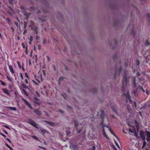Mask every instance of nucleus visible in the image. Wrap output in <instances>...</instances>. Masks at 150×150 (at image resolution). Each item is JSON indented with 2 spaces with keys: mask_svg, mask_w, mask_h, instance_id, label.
Here are the masks:
<instances>
[{
  "mask_svg": "<svg viewBox=\"0 0 150 150\" xmlns=\"http://www.w3.org/2000/svg\"><path fill=\"white\" fill-rule=\"evenodd\" d=\"M123 84L122 86V92L125 91V87L129 85V81L128 79L127 78V76L125 71L122 80Z\"/></svg>",
  "mask_w": 150,
  "mask_h": 150,
  "instance_id": "1",
  "label": "nucleus"
},
{
  "mask_svg": "<svg viewBox=\"0 0 150 150\" xmlns=\"http://www.w3.org/2000/svg\"><path fill=\"white\" fill-rule=\"evenodd\" d=\"M120 67L118 69H117V65L116 66V70L114 74V78L115 79L116 78V76L117 75H119L120 73H121V71H122V67L121 66V62H120Z\"/></svg>",
  "mask_w": 150,
  "mask_h": 150,
  "instance_id": "2",
  "label": "nucleus"
},
{
  "mask_svg": "<svg viewBox=\"0 0 150 150\" xmlns=\"http://www.w3.org/2000/svg\"><path fill=\"white\" fill-rule=\"evenodd\" d=\"M122 95H124L125 97L126 98V101L127 102V100L128 99L130 103H132V100L131 99V97L129 91H127V94H126L125 93H123L122 94Z\"/></svg>",
  "mask_w": 150,
  "mask_h": 150,
  "instance_id": "3",
  "label": "nucleus"
},
{
  "mask_svg": "<svg viewBox=\"0 0 150 150\" xmlns=\"http://www.w3.org/2000/svg\"><path fill=\"white\" fill-rule=\"evenodd\" d=\"M28 122L35 127L36 128H38V127L37 126V124L32 120L30 119H28Z\"/></svg>",
  "mask_w": 150,
  "mask_h": 150,
  "instance_id": "4",
  "label": "nucleus"
},
{
  "mask_svg": "<svg viewBox=\"0 0 150 150\" xmlns=\"http://www.w3.org/2000/svg\"><path fill=\"white\" fill-rule=\"evenodd\" d=\"M139 135L140 138L143 140H144L145 139V135L144 134V132L142 130H140L139 132Z\"/></svg>",
  "mask_w": 150,
  "mask_h": 150,
  "instance_id": "5",
  "label": "nucleus"
},
{
  "mask_svg": "<svg viewBox=\"0 0 150 150\" xmlns=\"http://www.w3.org/2000/svg\"><path fill=\"white\" fill-rule=\"evenodd\" d=\"M5 10L10 15H12V13L13 11V10L11 7L9 6H7L5 9Z\"/></svg>",
  "mask_w": 150,
  "mask_h": 150,
  "instance_id": "6",
  "label": "nucleus"
},
{
  "mask_svg": "<svg viewBox=\"0 0 150 150\" xmlns=\"http://www.w3.org/2000/svg\"><path fill=\"white\" fill-rule=\"evenodd\" d=\"M146 140L148 141L149 142L150 141V132L148 131H146Z\"/></svg>",
  "mask_w": 150,
  "mask_h": 150,
  "instance_id": "7",
  "label": "nucleus"
},
{
  "mask_svg": "<svg viewBox=\"0 0 150 150\" xmlns=\"http://www.w3.org/2000/svg\"><path fill=\"white\" fill-rule=\"evenodd\" d=\"M22 100L24 101L25 103L28 106V107L30 109H32L33 108L31 104L26 100L24 98H22Z\"/></svg>",
  "mask_w": 150,
  "mask_h": 150,
  "instance_id": "8",
  "label": "nucleus"
},
{
  "mask_svg": "<svg viewBox=\"0 0 150 150\" xmlns=\"http://www.w3.org/2000/svg\"><path fill=\"white\" fill-rule=\"evenodd\" d=\"M34 112L38 116H40L41 115V112L38 109L33 110Z\"/></svg>",
  "mask_w": 150,
  "mask_h": 150,
  "instance_id": "9",
  "label": "nucleus"
},
{
  "mask_svg": "<svg viewBox=\"0 0 150 150\" xmlns=\"http://www.w3.org/2000/svg\"><path fill=\"white\" fill-rule=\"evenodd\" d=\"M8 68L10 72H11L12 74L15 76V72L14 71L13 69L12 68V66L11 65H8Z\"/></svg>",
  "mask_w": 150,
  "mask_h": 150,
  "instance_id": "10",
  "label": "nucleus"
},
{
  "mask_svg": "<svg viewBox=\"0 0 150 150\" xmlns=\"http://www.w3.org/2000/svg\"><path fill=\"white\" fill-rule=\"evenodd\" d=\"M23 13L24 15L26 16L27 20H28L29 16L30 15L31 13H28L25 11H24Z\"/></svg>",
  "mask_w": 150,
  "mask_h": 150,
  "instance_id": "11",
  "label": "nucleus"
},
{
  "mask_svg": "<svg viewBox=\"0 0 150 150\" xmlns=\"http://www.w3.org/2000/svg\"><path fill=\"white\" fill-rule=\"evenodd\" d=\"M104 127L105 126H102V129H103V136L106 137L107 139H108V137L106 133L105 132V131L104 129Z\"/></svg>",
  "mask_w": 150,
  "mask_h": 150,
  "instance_id": "12",
  "label": "nucleus"
},
{
  "mask_svg": "<svg viewBox=\"0 0 150 150\" xmlns=\"http://www.w3.org/2000/svg\"><path fill=\"white\" fill-rule=\"evenodd\" d=\"M105 116V112L103 110L101 111L100 118L103 120Z\"/></svg>",
  "mask_w": 150,
  "mask_h": 150,
  "instance_id": "13",
  "label": "nucleus"
},
{
  "mask_svg": "<svg viewBox=\"0 0 150 150\" xmlns=\"http://www.w3.org/2000/svg\"><path fill=\"white\" fill-rule=\"evenodd\" d=\"M2 91L4 93L7 94L9 96L10 95V93L8 90L7 89L3 88L2 89Z\"/></svg>",
  "mask_w": 150,
  "mask_h": 150,
  "instance_id": "14",
  "label": "nucleus"
},
{
  "mask_svg": "<svg viewBox=\"0 0 150 150\" xmlns=\"http://www.w3.org/2000/svg\"><path fill=\"white\" fill-rule=\"evenodd\" d=\"M33 29H31L32 30H34V33L36 34L37 35L38 32V27L37 26H35L33 28Z\"/></svg>",
  "mask_w": 150,
  "mask_h": 150,
  "instance_id": "15",
  "label": "nucleus"
},
{
  "mask_svg": "<svg viewBox=\"0 0 150 150\" xmlns=\"http://www.w3.org/2000/svg\"><path fill=\"white\" fill-rule=\"evenodd\" d=\"M45 122L47 123L48 124H50L51 125V126L52 127H53L55 126V125H56V124L54 122H51L46 121H45Z\"/></svg>",
  "mask_w": 150,
  "mask_h": 150,
  "instance_id": "16",
  "label": "nucleus"
},
{
  "mask_svg": "<svg viewBox=\"0 0 150 150\" xmlns=\"http://www.w3.org/2000/svg\"><path fill=\"white\" fill-rule=\"evenodd\" d=\"M112 110L114 112L116 113L117 112V108L116 106H113L111 107Z\"/></svg>",
  "mask_w": 150,
  "mask_h": 150,
  "instance_id": "17",
  "label": "nucleus"
},
{
  "mask_svg": "<svg viewBox=\"0 0 150 150\" xmlns=\"http://www.w3.org/2000/svg\"><path fill=\"white\" fill-rule=\"evenodd\" d=\"M30 24L29 25V27L31 28V29H33V28L34 27V22L32 21H30Z\"/></svg>",
  "mask_w": 150,
  "mask_h": 150,
  "instance_id": "18",
  "label": "nucleus"
},
{
  "mask_svg": "<svg viewBox=\"0 0 150 150\" xmlns=\"http://www.w3.org/2000/svg\"><path fill=\"white\" fill-rule=\"evenodd\" d=\"M29 11L31 12L34 11H35V7L33 6L29 8Z\"/></svg>",
  "mask_w": 150,
  "mask_h": 150,
  "instance_id": "19",
  "label": "nucleus"
},
{
  "mask_svg": "<svg viewBox=\"0 0 150 150\" xmlns=\"http://www.w3.org/2000/svg\"><path fill=\"white\" fill-rule=\"evenodd\" d=\"M6 108L7 109H9L11 110H13L14 111L16 110V108L15 107H9L8 106L6 107Z\"/></svg>",
  "mask_w": 150,
  "mask_h": 150,
  "instance_id": "20",
  "label": "nucleus"
},
{
  "mask_svg": "<svg viewBox=\"0 0 150 150\" xmlns=\"http://www.w3.org/2000/svg\"><path fill=\"white\" fill-rule=\"evenodd\" d=\"M134 27H133V28L131 30V32L130 34L134 36V37H135V33L134 31Z\"/></svg>",
  "mask_w": 150,
  "mask_h": 150,
  "instance_id": "21",
  "label": "nucleus"
},
{
  "mask_svg": "<svg viewBox=\"0 0 150 150\" xmlns=\"http://www.w3.org/2000/svg\"><path fill=\"white\" fill-rule=\"evenodd\" d=\"M74 125L76 127H77L79 125V122L76 120H74Z\"/></svg>",
  "mask_w": 150,
  "mask_h": 150,
  "instance_id": "22",
  "label": "nucleus"
},
{
  "mask_svg": "<svg viewBox=\"0 0 150 150\" xmlns=\"http://www.w3.org/2000/svg\"><path fill=\"white\" fill-rule=\"evenodd\" d=\"M133 85L134 87L136 88V77L135 76L133 79Z\"/></svg>",
  "mask_w": 150,
  "mask_h": 150,
  "instance_id": "23",
  "label": "nucleus"
},
{
  "mask_svg": "<svg viewBox=\"0 0 150 150\" xmlns=\"http://www.w3.org/2000/svg\"><path fill=\"white\" fill-rule=\"evenodd\" d=\"M145 45L146 46H148V45H150V43L148 40H146L145 43Z\"/></svg>",
  "mask_w": 150,
  "mask_h": 150,
  "instance_id": "24",
  "label": "nucleus"
},
{
  "mask_svg": "<svg viewBox=\"0 0 150 150\" xmlns=\"http://www.w3.org/2000/svg\"><path fill=\"white\" fill-rule=\"evenodd\" d=\"M5 20L7 21L9 25H10V19L8 17H7Z\"/></svg>",
  "mask_w": 150,
  "mask_h": 150,
  "instance_id": "25",
  "label": "nucleus"
},
{
  "mask_svg": "<svg viewBox=\"0 0 150 150\" xmlns=\"http://www.w3.org/2000/svg\"><path fill=\"white\" fill-rule=\"evenodd\" d=\"M40 131L43 134H44L45 133L47 132V131L46 130L43 128L41 129Z\"/></svg>",
  "mask_w": 150,
  "mask_h": 150,
  "instance_id": "26",
  "label": "nucleus"
},
{
  "mask_svg": "<svg viewBox=\"0 0 150 150\" xmlns=\"http://www.w3.org/2000/svg\"><path fill=\"white\" fill-rule=\"evenodd\" d=\"M144 141L143 142V144L142 147V149H143L144 148V147L145 146L146 144V141H145V140H144Z\"/></svg>",
  "mask_w": 150,
  "mask_h": 150,
  "instance_id": "27",
  "label": "nucleus"
},
{
  "mask_svg": "<svg viewBox=\"0 0 150 150\" xmlns=\"http://www.w3.org/2000/svg\"><path fill=\"white\" fill-rule=\"evenodd\" d=\"M6 77L8 81H12V79L11 77L9 76L8 75H6Z\"/></svg>",
  "mask_w": 150,
  "mask_h": 150,
  "instance_id": "28",
  "label": "nucleus"
},
{
  "mask_svg": "<svg viewBox=\"0 0 150 150\" xmlns=\"http://www.w3.org/2000/svg\"><path fill=\"white\" fill-rule=\"evenodd\" d=\"M5 145L10 150H13V149L11 147L7 144L5 143Z\"/></svg>",
  "mask_w": 150,
  "mask_h": 150,
  "instance_id": "29",
  "label": "nucleus"
},
{
  "mask_svg": "<svg viewBox=\"0 0 150 150\" xmlns=\"http://www.w3.org/2000/svg\"><path fill=\"white\" fill-rule=\"evenodd\" d=\"M109 130L110 131V132L113 135H114V136H115V134L113 132V131L112 130L111 128H109Z\"/></svg>",
  "mask_w": 150,
  "mask_h": 150,
  "instance_id": "30",
  "label": "nucleus"
},
{
  "mask_svg": "<svg viewBox=\"0 0 150 150\" xmlns=\"http://www.w3.org/2000/svg\"><path fill=\"white\" fill-rule=\"evenodd\" d=\"M147 17L148 18V20L150 22V15L149 13H148L147 14Z\"/></svg>",
  "mask_w": 150,
  "mask_h": 150,
  "instance_id": "31",
  "label": "nucleus"
},
{
  "mask_svg": "<svg viewBox=\"0 0 150 150\" xmlns=\"http://www.w3.org/2000/svg\"><path fill=\"white\" fill-rule=\"evenodd\" d=\"M136 64L137 66H139L140 64V61L139 59H137L136 61Z\"/></svg>",
  "mask_w": 150,
  "mask_h": 150,
  "instance_id": "32",
  "label": "nucleus"
},
{
  "mask_svg": "<svg viewBox=\"0 0 150 150\" xmlns=\"http://www.w3.org/2000/svg\"><path fill=\"white\" fill-rule=\"evenodd\" d=\"M0 82L1 83V84L3 86H5L6 85V83L5 82H4L3 81H2L0 80Z\"/></svg>",
  "mask_w": 150,
  "mask_h": 150,
  "instance_id": "33",
  "label": "nucleus"
},
{
  "mask_svg": "<svg viewBox=\"0 0 150 150\" xmlns=\"http://www.w3.org/2000/svg\"><path fill=\"white\" fill-rule=\"evenodd\" d=\"M23 91L24 93L26 96H28V95L27 92L24 89H23Z\"/></svg>",
  "mask_w": 150,
  "mask_h": 150,
  "instance_id": "34",
  "label": "nucleus"
},
{
  "mask_svg": "<svg viewBox=\"0 0 150 150\" xmlns=\"http://www.w3.org/2000/svg\"><path fill=\"white\" fill-rule=\"evenodd\" d=\"M38 19L39 20L41 21L42 22H44L46 21L45 19L44 18L41 19L40 18H39Z\"/></svg>",
  "mask_w": 150,
  "mask_h": 150,
  "instance_id": "35",
  "label": "nucleus"
},
{
  "mask_svg": "<svg viewBox=\"0 0 150 150\" xmlns=\"http://www.w3.org/2000/svg\"><path fill=\"white\" fill-rule=\"evenodd\" d=\"M135 124H136V126L137 128H138L139 126V125L138 124V123L137 122V121L135 120Z\"/></svg>",
  "mask_w": 150,
  "mask_h": 150,
  "instance_id": "36",
  "label": "nucleus"
},
{
  "mask_svg": "<svg viewBox=\"0 0 150 150\" xmlns=\"http://www.w3.org/2000/svg\"><path fill=\"white\" fill-rule=\"evenodd\" d=\"M96 148L95 146H93L92 148H91V150H95Z\"/></svg>",
  "mask_w": 150,
  "mask_h": 150,
  "instance_id": "37",
  "label": "nucleus"
},
{
  "mask_svg": "<svg viewBox=\"0 0 150 150\" xmlns=\"http://www.w3.org/2000/svg\"><path fill=\"white\" fill-rule=\"evenodd\" d=\"M70 131H67L66 132V134L67 136H69L70 135Z\"/></svg>",
  "mask_w": 150,
  "mask_h": 150,
  "instance_id": "38",
  "label": "nucleus"
},
{
  "mask_svg": "<svg viewBox=\"0 0 150 150\" xmlns=\"http://www.w3.org/2000/svg\"><path fill=\"white\" fill-rule=\"evenodd\" d=\"M22 85L23 87L24 88H28V87L26 86L24 83H22Z\"/></svg>",
  "mask_w": 150,
  "mask_h": 150,
  "instance_id": "39",
  "label": "nucleus"
},
{
  "mask_svg": "<svg viewBox=\"0 0 150 150\" xmlns=\"http://www.w3.org/2000/svg\"><path fill=\"white\" fill-rule=\"evenodd\" d=\"M139 88L141 90H142V91L144 93L145 92V90L143 89L142 86H140Z\"/></svg>",
  "mask_w": 150,
  "mask_h": 150,
  "instance_id": "40",
  "label": "nucleus"
},
{
  "mask_svg": "<svg viewBox=\"0 0 150 150\" xmlns=\"http://www.w3.org/2000/svg\"><path fill=\"white\" fill-rule=\"evenodd\" d=\"M32 137L35 139L39 141V139L35 136H33Z\"/></svg>",
  "mask_w": 150,
  "mask_h": 150,
  "instance_id": "41",
  "label": "nucleus"
},
{
  "mask_svg": "<svg viewBox=\"0 0 150 150\" xmlns=\"http://www.w3.org/2000/svg\"><path fill=\"white\" fill-rule=\"evenodd\" d=\"M17 64H18L19 67L20 69H21V66L20 65V63H19V62L18 61H17Z\"/></svg>",
  "mask_w": 150,
  "mask_h": 150,
  "instance_id": "42",
  "label": "nucleus"
},
{
  "mask_svg": "<svg viewBox=\"0 0 150 150\" xmlns=\"http://www.w3.org/2000/svg\"><path fill=\"white\" fill-rule=\"evenodd\" d=\"M27 25V23L26 22H24V28H26Z\"/></svg>",
  "mask_w": 150,
  "mask_h": 150,
  "instance_id": "43",
  "label": "nucleus"
},
{
  "mask_svg": "<svg viewBox=\"0 0 150 150\" xmlns=\"http://www.w3.org/2000/svg\"><path fill=\"white\" fill-rule=\"evenodd\" d=\"M63 79H64V77L63 76H61L59 77V81H62L63 80Z\"/></svg>",
  "mask_w": 150,
  "mask_h": 150,
  "instance_id": "44",
  "label": "nucleus"
},
{
  "mask_svg": "<svg viewBox=\"0 0 150 150\" xmlns=\"http://www.w3.org/2000/svg\"><path fill=\"white\" fill-rule=\"evenodd\" d=\"M29 40L30 41H32L33 40V37L32 36H30Z\"/></svg>",
  "mask_w": 150,
  "mask_h": 150,
  "instance_id": "45",
  "label": "nucleus"
},
{
  "mask_svg": "<svg viewBox=\"0 0 150 150\" xmlns=\"http://www.w3.org/2000/svg\"><path fill=\"white\" fill-rule=\"evenodd\" d=\"M47 41L45 39H44L43 40L42 44H45L46 42Z\"/></svg>",
  "mask_w": 150,
  "mask_h": 150,
  "instance_id": "46",
  "label": "nucleus"
},
{
  "mask_svg": "<svg viewBox=\"0 0 150 150\" xmlns=\"http://www.w3.org/2000/svg\"><path fill=\"white\" fill-rule=\"evenodd\" d=\"M20 8L22 9H23V10H25V7L23 6H20Z\"/></svg>",
  "mask_w": 150,
  "mask_h": 150,
  "instance_id": "47",
  "label": "nucleus"
},
{
  "mask_svg": "<svg viewBox=\"0 0 150 150\" xmlns=\"http://www.w3.org/2000/svg\"><path fill=\"white\" fill-rule=\"evenodd\" d=\"M27 32V30L26 29H25V30H24V31L23 32V34H26Z\"/></svg>",
  "mask_w": 150,
  "mask_h": 150,
  "instance_id": "48",
  "label": "nucleus"
},
{
  "mask_svg": "<svg viewBox=\"0 0 150 150\" xmlns=\"http://www.w3.org/2000/svg\"><path fill=\"white\" fill-rule=\"evenodd\" d=\"M133 105H134V107H136L137 106V103L135 101H134Z\"/></svg>",
  "mask_w": 150,
  "mask_h": 150,
  "instance_id": "49",
  "label": "nucleus"
},
{
  "mask_svg": "<svg viewBox=\"0 0 150 150\" xmlns=\"http://www.w3.org/2000/svg\"><path fill=\"white\" fill-rule=\"evenodd\" d=\"M0 134L4 138L6 137V136L5 135L1 132H0Z\"/></svg>",
  "mask_w": 150,
  "mask_h": 150,
  "instance_id": "50",
  "label": "nucleus"
},
{
  "mask_svg": "<svg viewBox=\"0 0 150 150\" xmlns=\"http://www.w3.org/2000/svg\"><path fill=\"white\" fill-rule=\"evenodd\" d=\"M25 76L27 77V78H29V76L28 74L26 73H25Z\"/></svg>",
  "mask_w": 150,
  "mask_h": 150,
  "instance_id": "51",
  "label": "nucleus"
},
{
  "mask_svg": "<svg viewBox=\"0 0 150 150\" xmlns=\"http://www.w3.org/2000/svg\"><path fill=\"white\" fill-rule=\"evenodd\" d=\"M39 37L37 35H36L35 38V40H38L39 39Z\"/></svg>",
  "mask_w": 150,
  "mask_h": 150,
  "instance_id": "52",
  "label": "nucleus"
},
{
  "mask_svg": "<svg viewBox=\"0 0 150 150\" xmlns=\"http://www.w3.org/2000/svg\"><path fill=\"white\" fill-rule=\"evenodd\" d=\"M38 49L40 50L41 49V46L40 45H39L38 46Z\"/></svg>",
  "mask_w": 150,
  "mask_h": 150,
  "instance_id": "53",
  "label": "nucleus"
},
{
  "mask_svg": "<svg viewBox=\"0 0 150 150\" xmlns=\"http://www.w3.org/2000/svg\"><path fill=\"white\" fill-rule=\"evenodd\" d=\"M136 74L137 76H139L141 75L140 73L139 72H137L136 73Z\"/></svg>",
  "mask_w": 150,
  "mask_h": 150,
  "instance_id": "54",
  "label": "nucleus"
},
{
  "mask_svg": "<svg viewBox=\"0 0 150 150\" xmlns=\"http://www.w3.org/2000/svg\"><path fill=\"white\" fill-rule=\"evenodd\" d=\"M9 3L11 4H12L13 3V0H8Z\"/></svg>",
  "mask_w": 150,
  "mask_h": 150,
  "instance_id": "55",
  "label": "nucleus"
},
{
  "mask_svg": "<svg viewBox=\"0 0 150 150\" xmlns=\"http://www.w3.org/2000/svg\"><path fill=\"white\" fill-rule=\"evenodd\" d=\"M22 45L23 48L24 49L25 48V45L23 43H22Z\"/></svg>",
  "mask_w": 150,
  "mask_h": 150,
  "instance_id": "56",
  "label": "nucleus"
},
{
  "mask_svg": "<svg viewBox=\"0 0 150 150\" xmlns=\"http://www.w3.org/2000/svg\"><path fill=\"white\" fill-rule=\"evenodd\" d=\"M20 76H21V79L22 80H23V75H22V73H20Z\"/></svg>",
  "mask_w": 150,
  "mask_h": 150,
  "instance_id": "57",
  "label": "nucleus"
},
{
  "mask_svg": "<svg viewBox=\"0 0 150 150\" xmlns=\"http://www.w3.org/2000/svg\"><path fill=\"white\" fill-rule=\"evenodd\" d=\"M46 57L47 58V60L48 61H49L50 60V58L49 57V56H46Z\"/></svg>",
  "mask_w": 150,
  "mask_h": 150,
  "instance_id": "58",
  "label": "nucleus"
},
{
  "mask_svg": "<svg viewBox=\"0 0 150 150\" xmlns=\"http://www.w3.org/2000/svg\"><path fill=\"white\" fill-rule=\"evenodd\" d=\"M33 83H34V84L35 85H38V83H37L35 81L33 80Z\"/></svg>",
  "mask_w": 150,
  "mask_h": 150,
  "instance_id": "59",
  "label": "nucleus"
},
{
  "mask_svg": "<svg viewBox=\"0 0 150 150\" xmlns=\"http://www.w3.org/2000/svg\"><path fill=\"white\" fill-rule=\"evenodd\" d=\"M25 82L26 84H28V81L27 79H25Z\"/></svg>",
  "mask_w": 150,
  "mask_h": 150,
  "instance_id": "60",
  "label": "nucleus"
},
{
  "mask_svg": "<svg viewBox=\"0 0 150 150\" xmlns=\"http://www.w3.org/2000/svg\"><path fill=\"white\" fill-rule=\"evenodd\" d=\"M14 23L16 26H17L18 27V23L17 22H15Z\"/></svg>",
  "mask_w": 150,
  "mask_h": 150,
  "instance_id": "61",
  "label": "nucleus"
},
{
  "mask_svg": "<svg viewBox=\"0 0 150 150\" xmlns=\"http://www.w3.org/2000/svg\"><path fill=\"white\" fill-rule=\"evenodd\" d=\"M103 120L101 122L100 125L102 126H102H104L103 125Z\"/></svg>",
  "mask_w": 150,
  "mask_h": 150,
  "instance_id": "62",
  "label": "nucleus"
},
{
  "mask_svg": "<svg viewBox=\"0 0 150 150\" xmlns=\"http://www.w3.org/2000/svg\"><path fill=\"white\" fill-rule=\"evenodd\" d=\"M115 144H116V145H117V147L118 148H120V146L119 145V144L117 143V142H116Z\"/></svg>",
  "mask_w": 150,
  "mask_h": 150,
  "instance_id": "63",
  "label": "nucleus"
},
{
  "mask_svg": "<svg viewBox=\"0 0 150 150\" xmlns=\"http://www.w3.org/2000/svg\"><path fill=\"white\" fill-rule=\"evenodd\" d=\"M4 126L8 129H10V128L7 125H4Z\"/></svg>",
  "mask_w": 150,
  "mask_h": 150,
  "instance_id": "64",
  "label": "nucleus"
}]
</instances>
